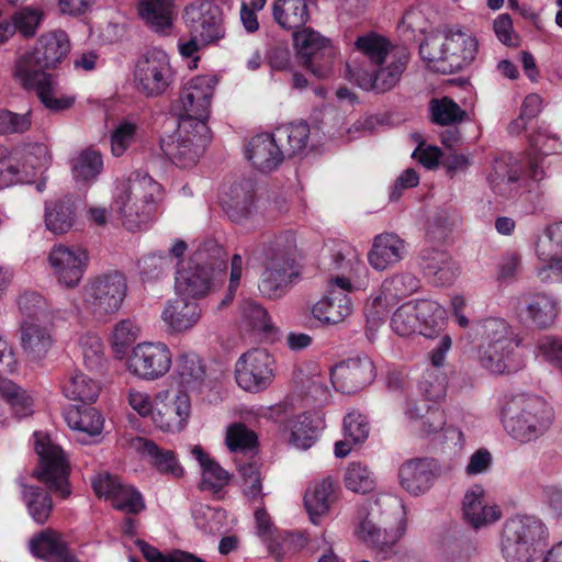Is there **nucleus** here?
<instances>
[{
	"mask_svg": "<svg viewBox=\"0 0 562 562\" xmlns=\"http://www.w3.org/2000/svg\"><path fill=\"white\" fill-rule=\"evenodd\" d=\"M321 270L327 274L325 294L313 304L311 314L323 325H337L353 311L350 293L366 289L368 269L359 252L344 241L326 244L321 252Z\"/></svg>",
	"mask_w": 562,
	"mask_h": 562,
	"instance_id": "f257e3e1",
	"label": "nucleus"
},
{
	"mask_svg": "<svg viewBox=\"0 0 562 562\" xmlns=\"http://www.w3.org/2000/svg\"><path fill=\"white\" fill-rule=\"evenodd\" d=\"M362 59L347 64V78L364 91L385 92L400 81L408 61L405 49L395 48L383 35L368 32L355 41Z\"/></svg>",
	"mask_w": 562,
	"mask_h": 562,
	"instance_id": "f03ea898",
	"label": "nucleus"
},
{
	"mask_svg": "<svg viewBox=\"0 0 562 562\" xmlns=\"http://www.w3.org/2000/svg\"><path fill=\"white\" fill-rule=\"evenodd\" d=\"M249 260L263 267L258 285L261 294L271 300L282 297L301 274L295 233L289 229L262 237L250 250Z\"/></svg>",
	"mask_w": 562,
	"mask_h": 562,
	"instance_id": "7ed1b4c3",
	"label": "nucleus"
},
{
	"mask_svg": "<svg viewBox=\"0 0 562 562\" xmlns=\"http://www.w3.org/2000/svg\"><path fill=\"white\" fill-rule=\"evenodd\" d=\"M161 193V186L148 173L134 171L117 184L112 212L127 231L143 229L153 220Z\"/></svg>",
	"mask_w": 562,
	"mask_h": 562,
	"instance_id": "20e7f679",
	"label": "nucleus"
},
{
	"mask_svg": "<svg viewBox=\"0 0 562 562\" xmlns=\"http://www.w3.org/2000/svg\"><path fill=\"white\" fill-rule=\"evenodd\" d=\"M477 49L479 43L472 33L451 27L427 35L419 46V54L429 70L446 75L470 65Z\"/></svg>",
	"mask_w": 562,
	"mask_h": 562,
	"instance_id": "39448f33",
	"label": "nucleus"
},
{
	"mask_svg": "<svg viewBox=\"0 0 562 562\" xmlns=\"http://www.w3.org/2000/svg\"><path fill=\"white\" fill-rule=\"evenodd\" d=\"M553 420L552 406L543 397L533 394H515L501 409V422L505 431L520 443L541 438L550 429Z\"/></svg>",
	"mask_w": 562,
	"mask_h": 562,
	"instance_id": "423d86ee",
	"label": "nucleus"
},
{
	"mask_svg": "<svg viewBox=\"0 0 562 562\" xmlns=\"http://www.w3.org/2000/svg\"><path fill=\"white\" fill-rule=\"evenodd\" d=\"M480 337L477 361L487 371L503 374L513 369V353L520 340L503 318L488 317L474 326Z\"/></svg>",
	"mask_w": 562,
	"mask_h": 562,
	"instance_id": "0eeeda50",
	"label": "nucleus"
},
{
	"mask_svg": "<svg viewBox=\"0 0 562 562\" xmlns=\"http://www.w3.org/2000/svg\"><path fill=\"white\" fill-rule=\"evenodd\" d=\"M225 251L214 240L202 244L189 266L177 272V295L194 300L205 296L213 288L217 273L225 267Z\"/></svg>",
	"mask_w": 562,
	"mask_h": 562,
	"instance_id": "6e6552de",
	"label": "nucleus"
},
{
	"mask_svg": "<svg viewBox=\"0 0 562 562\" xmlns=\"http://www.w3.org/2000/svg\"><path fill=\"white\" fill-rule=\"evenodd\" d=\"M549 532L541 519L518 515L504 524L501 553L506 562H533L542 552Z\"/></svg>",
	"mask_w": 562,
	"mask_h": 562,
	"instance_id": "1a4fd4ad",
	"label": "nucleus"
},
{
	"mask_svg": "<svg viewBox=\"0 0 562 562\" xmlns=\"http://www.w3.org/2000/svg\"><path fill=\"white\" fill-rule=\"evenodd\" d=\"M127 283L117 271L89 278L80 290L81 308L98 321H106L122 306Z\"/></svg>",
	"mask_w": 562,
	"mask_h": 562,
	"instance_id": "9d476101",
	"label": "nucleus"
},
{
	"mask_svg": "<svg viewBox=\"0 0 562 562\" xmlns=\"http://www.w3.org/2000/svg\"><path fill=\"white\" fill-rule=\"evenodd\" d=\"M445 308L431 300L409 301L402 304L391 317V327L403 337L422 335L435 337L445 325Z\"/></svg>",
	"mask_w": 562,
	"mask_h": 562,
	"instance_id": "9b49d317",
	"label": "nucleus"
},
{
	"mask_svg": "<svg viewBox=\"0 0 562 562\" xmlns=\"http://www.w3.org/2000/svg\"><path fill=\"white\" fill-rule=\"evenodd\" d=\"M211 140V132L205 122L180 119L177 132L161 140L165 155L180 168H191L198 164Z\"/></svg>",
	"mask_w": 562,
	"mask_h": 562,
	"instance_id": "f8f14e48",
	"label": "nucleus"
},
{
	"mask_svg": "<svg viewBox=\"0 0 562 562\" xmlns=\"http://www.w3.org/2000/svg\"><path fill=\"white\" fill-rule=\"evenodd\" d=\"M34 449L40 459L34 476L60 497L69 496V464L61 448L46 434L37 431L34 432Z\"/></svg>",
	"mask_w": 562,
	"mask_h": 562,
	"instance_id": "ddd939ff",
	"label": "nucleus"
},
{
	"mask_svg": "<svg viewBox=\"0 0 562 562\" xmlns=\"http://www.w3.org/2000/svg\"><path fill=\"white\" fill-rule=\"evenodd\" d=\"M171 348L161 340L136 344L125 359V369L134 378L153 382L164 378L172 368Z\"/></svg>",
	"mask_w": 562,
	"mask_h": 562,
	"instance_id": "4468645a",
	"label": "nucleus"
},
{
	"mask_svg": "<svg viewBox=\"0 0 562 562\" xmlns=\"http://www.w3.org/2000/svg\"><path fill=\"white\" fill-rule=\"evenodd\" d=\"M136 90L145 97H159L175 81L169 55L160 48L146 50L136 61L133 72Z\"/></svg>",
	"mask_w": 562,
	"mask_h": 562,
	"instance_id": "2eb2a0df",
	"label": "nucleus"
},
{
	"mask_svg": "<svg viewBox=\"0 0 562 562\" xmlns=\"http://www.w3.org/2000/svg\"><path fill=\"white\" fill-rule=\"evenodd\" d=\"M90 257L79 245L55 244L47 254V263L57 284L66 290L76 289L88 270Z\"/></svg>",
	"mask_w": 562,
	"mask_h": 562,
	"instance_id": "dca6fc26",
	"label": "nucleus"
},
{
	"mask_svg": "<svg viewBox=\"0 0 562 562\" xmlns=\"http://www.w3.org/2000/svg\"><path fill=\"white\" fill-rule=\"evenodd\" d=\"M276 362L266 349H251L239 357L235 364L237 384L248 392L266 390L276 375Z\"/></svg>",
	"mask_w": 562,
	"mask_h": 562,
	"instance_id": "f3484780",
	"label": "nucleus"
},
{
	"mask_svg": "<svg viewBox=\"0 0 562 562\" xmlns=\"http://www.w3.org/2000/svg\"><path fill=\"white\" fill-rule=\"evenodd\" d=\"M297 56L304 67L315 77L326 78L331 74L336 50L328 40L312 29L294 34Z\"/></svg>",
	"mask_w": 562,
	"mask_h": 562,
	"instance_id": "a211bd4d",
	"label": "nucleus"
},
{
	"mask_svg": "<svg viewBox=\"0 0 562 562\" xmlns=\"http://www.w3.org/2000/svg\"><path fill=\"white\" fill-rule=\"evenodd\" d=\"M216 85L215 76L211 75L195 76L188 80L178 101L179 120L190 119L206 123Z\"/></svg>",
	"mask_w": 562,
	"mask_h": 562,
	"instance_id": "6ab92c4d",
	"label": "nucleus"
},
{
	"mask_svg": "<svg viewBox=\"0 0 562 562\" xmlns=\"http://www.w3.org/2000/svg\"><path fill=\"white\" fill-rule=\"evenodd\" d=\"M406 528V515L403 506H400L393 526L382 529L366 518L356 526L355 536L382 558H386L393 553L395 544L403 538Z\"/></svg>",
	"mask_w": 562,
	"mask_h": 562,
	"instance_id": "aec40b11",
	"label": "nucleus"
},
{
	"mask_svg": "<svg viewBox=\"0 0 562 562\" xmlns=\"http://www.w3.org/2000/svg\"><path fill=\"white\" fill-rule=\"evenodd\" d=\"M191 413V398L187 392L179 390L172 397L168 391L159 392L151 424L160 431L178 434L188 426Z\"/></svg>",
	"mask_w": 562,
	"mask_h": 562,
	"instance_id": "412c9836",
	"label": "nucleus"
},
{
	"mask_svg": "<svg viewBox=\"0 0 562 562\" xmlns=\"http://www.w3.org/2000/svg\"><path fill=\"white\" fill-rule=\"evenodd\" d=\"M191 31L204 44L213 43L225 35L220 7L207 0L190 3L183 15Z\"/></svg>",
	"mask_w": 562,
	"mask_h": 562,
	"instance_id": "4be33fe9",
	"label": "nucleus"
},
{
	"mask_svg": "<svg viewBox=\"0 0 562 562\" xmlns=\"http://www.w3.org/2000/svg\"><path fill=\"white\" fill-rule=\"evenodd\" d=\"M440 475L439 463L429 458L412 459L401 464L398 483L412 496L427 493Z\"/></svg>",
	"mask_w": 562,
	"mask_h": 562,
	"instance_id": "5701e85b",
	"label": "nucleus"
},
{
	"mask_svg": "<svg viewBox=\"0 0 562 562\" xmlns=\"http://www.w3.org/2000/svg\"><path fill=\"white\" fill-rule=\"evenodd\" d=\"M202 317V308L194 300L177 296L164 305L160 319L168 335H181L192 330Z\"/></svg>",
	"mask_w": 562,
	"mask_h": 562,
	"instance_id": "b1692460",
	"label": "nucleus"
},
{
	"mask_svg": "<svg viewBox=\"0 0 562 562\" xmlns=\"http://www.w3.org/2000/svg\"><path fill=\"white\" fill-rule=\"evenodd\" d=\"M462 516L471 527L479 529L498 521L502 512L497 505L488 501L485 488L475 484L464 493Z\"/></svg>",
	"mask_w": 562,
	"mask_h": 562,
	"instance_id": "393cba45",
	"label": "nucleus"
},
{
	"mask_svg": "<svg viewBox=\"0 0 562 562\" xmlns=\"http://www.w3.org/2000/svg\"><path fill=\"white\" fill-rule=\"evenodd\" d=\"M375 376L374 366L367 357L351 358L336 366L330 372L331 386L355 392L370 384Z\"/></svg>",
	"mask_w": 562,
	"mask_h": 562,
	"instance_id": "a878e982",
	"label": "nucleus"
},
{
	"mask_svg": "<svg viewBox=\"0 0 562 562\" xmlns=\"http://www.w3.org/2000/svg\"><path fill=\"white\" fill-rule=\"evenodd\" d=\"M324 427V418L319 412L301 413L285 420L282 432L293 447L307 450L316 442Z\"/></svg>",
	"mask_w": 562,
	"mask_h": 562,
	"instance_id": "bb28decb",
	"label": "nucleus"
},
{
	"mask_svg": "<svg viewBox=\"0 0 562 562\" xmlns=\"http://www.w3.org/2000/svg\"><path fill=\"white\" fill-rule=\"evenodd\" d=\"M274 134L284 157H304L316 148L314 133L306 122L284 124Z\"/></svg>",
	"mask_w": 562,
	"mask_h": 562,
	"instance_id": "cd10ccee",
	"label": "nucleus"
},
{
	"mask_svg": "<svg viewBox=\"0 0 562 562\" xmlns=\"http://www.w3.org/2000/svg\"><path fill=\"white\" fill-rule=\"evenodd\" d=\"M403 416L406 424L419 436L430 437L445 424V412L430 409L425 403L406 397L403 404Z\"/></svg>",
	"mask_w": 562,
	"mask_h": 562,
	"instance_id": "c85d7f7f",
	"label": "nucleus"
},
{
	"mask_svg": "<svg viewBox=\"0 0 562 562\" xmlns=\"http://www.w3.org/2000/svg\"><path fill=\"white\" fill-rule=\"evenodd\" d=\"M521 177V167L509 154H502L494 158L486 180L490 188L501 196H510L517 190Z\"/></svg>",
	"mask_w": 562,
	"mask_h": 562,
	"instance_id": "c756f323",
	"label": "nucleus"
},
{
	"mask_svg": "<svg viewBox=\"0 0 562 562\" xmlns=\"http://www.w3.org/2000/svg\"><path fill=\"white\" fill-rule=\"evenodd\" d=\"M246 158L261 172L274 170L284 159L276 134H260L252 137L246 149Z\"/></svg>",
	"mask_w": 562,
	"mask_h": 562,
	"instance_id": "7c9ffc66",
	"label": "nucleus"
},
{
	"mask_svg": "<svg viewBox=\"0 0 562 562\" xmlns=\"http://www.w3.org/2000/svg\"><path fill=\"white\" fill-rule=\"evenodd\" d=\"M221 200L226 214L235 223H244L257 212L254 186L250 181L232 186Z\"/></svg>",
	"mask_w": 562,
	"mask_h": 562,
	"instance_id": "2f4dec72",
	"label": "nucleus"
},
{
	"mask_svg": "<svg viewBox=\"0 0 562 562\" xmlns=\"http://www.w3.org/2000/svg\"><path fill=\"white\" fill-rule=\"evenodd\" d=\"M406 254L405 241L393 233H383L374 237L368 252V261L376 271H384L400 262Z\"/></svg>",
	"mask_w": 562,
	"mask_h": 562,
	"instance_id": "473e14b6",
	"label": "nucleus"
},
{
	"mask_svg": "<svg viewBox=\"0 0 562 562\" xmlns=\"http://www.w3.org/2000/svg\"><path fill=\"white\" fill-rule=\"evenodd\" d=\"M21 346L31 360L38 361L45 358L53 346L52 330L47 321L23 319Z\"/></svg>",
	"mask_w": 562,
	"mask_h": 562,
	"instance_id": "72a5a7b5",
	"label": "nucleus"
},
{
	"mask_svg": "<svg viewBox=\"0 0 562 562\" xmlns=\"http://www.w3.org/2000/svg\"><path fill=\"white\" fill-rule=\"evenodd\" d=\"M336 499L337 495L333 479L326 477L312 483L304 495V506L310 520L314 525H319L322 519L329 514Z\"/></svg>",
	"mask_w": 562,
	"mask_h": 562,
	"instance_id": "f704fd0d",
	"label": "nucleus"
},
{
	"mask_svg": "<svg viewBox=\"0 0 562 562\" xmlns=\"http://www.w3.org/2000/svg\"><path fill=\"white\" fill-rule=\"evenodd\" d=\"M536 252L542 266L537 269L541 281H548L554 263L562 257V222L546 228L536 244Z\"/></svg>",
	"mask_w": 562,
	"mask_h": 562,
	"instance_id": "c9c22d12",
	"label": "nucleus"
},
{
	"mask_svg": "<svg viewBox=\"0 0 562 562\" xmlns=\"http://www.w3.org/2000/svg\"><path fill=\"white\" fill-rule=\"evenodd\" d=\"M560 313L559 301L548 293H533L525 299L522 315L533 326L544 329L551 327Z\"/></svg>",
	"mask_w": 562,
	"mask_h": 562,
	"instance_id": "e433bc0d",
	"label": "nucleus"
},
{
	"mask_svg": "<svg viewBox=\"0 0 562 562\" xmlns=\"http://www.w3.org/2000/svg\"><path fill=\"white\" fill-rule=\"evenodd\" d=\"M175 374L184 389L201 391L206 381V366L196 352L181 351L175 359Z\"/></svg>",
	"mask_w": 562,
	"mask_h": 562,
	"instance_id": "4c0bfd02",
	"label": "nucleus"
},
{
	"mask_svg": "<svg viewBox=\"0 0 562 562\" xmlns=\"http://www.w3.org/2000/svg\"><path fill=\"white\" fill-rule=\"evenodd\" d=\"M30 550L33 555L47 562H79L69 554L63 536L52 529L34 536L30 541Z\"/></svg>",
	"mask_w": 562,
	"mask_h": 562,
	"instance_id": "58836bf2",
	"label": "nucleus"
},
{
	"mask_svg": "<svg viewBox=\"0 0 562 562\" xmlns=\"http://www.w3.org/2000/svg\"><path fill=\"white\" fill-rule=\"evenodd\" d=\"M425 273L434 277L438 285L451 284L459 274V267L454 260L443 250L426 248L420 254Z\"/></svg>",
	"mask_w": 562,
	"mask_h": 562,
	"instance_id": "ea45409f",
	"label": "nucleus"
},
{
	"mask_svg": "<svg viewBox=\"0 0 562 562\" xmlns=\"http://www.w3.org/2000/svg\"><path fill=\"white\" fill-rule=\"evenodd\" d=\"M138 14L149 29L168 34L176 18L175 0H140Z\"/></svg>",
	"mask_w": 562,
	"mask_h": 562,
	"instance_id": "a19ab883",
	"label": "nucleus"
},
{
	"mask_svg": "<svg viewBox=\"0 0 562 562\" xmlns=\"http://www.w3.org/2000/svg\"><path fill=\"white\" fill-rule=\"evenodd\" d=\"M45 68H54L70 52V41L63 30H54L42 34L34 46Z\"/></svg>",
	"mask_w": 562,
	"mask_h": 562,
	"instance_id": "79ce46f5",
	"label": "nucleus"
},
{
	"mask_svg": "<svg viewBox=\"0 0 562 562\" xmlns=\"http://www.w3.org/2000/svg\"><path fill=\"white\" fill-rule=\"evenodd\" d=\"M76 221V206L68 198H57L45 202L44 224L54 235H63L71 229Z\"/></svg>",
	"mask_w": 562,
	"mask_h": 562,
	"instance_id": "37998d69",
	"label": "nucleus"
},
{
	"mask_svg": "<svg viewBox=\"0 0 562 562\" xmlns=\"http://www.w3.org/2000/svg\"><path fill=\"white\" fill-rule=\"evenodd\" d=\"M43 68L45 67L33 48L32 50H27L16 57L12 75L14 80L24 89L35 90L52 77L44 72Z\"/></svg>",
	"mask_w": 562,
	"mask_h": 562,
	"instance_id": "c03bdc74",
	"label": "nucleus"
},
{
	"mask_svg": "<svg viewBox=\"0 0 562 562\" xmlns=\"http://www.w3.org/2000/svg\"><path fill=\"white\" fill-rule=\"evenodd\" d=\"M71 176L77 184L91 186L103 171L102 154L92 147L78 151L70 161Z\"/></svg>",
	"mask_w": 562,
	"mask_h": 562,
	"instance_id": "a18cd8bd",
	"label": "nucleus"
},
{
	"mask_svg": "<svg viewBox=\"0 0 562 562\" xmlns=\"http://www.w3.org/2000/svg\"><path fill=\"white\" fill-rule=\"evenodd\" d=\"M134 447L148 456L154 467L161 474L171 475L176 479L183 475L184 470L173 451L161 449L154 441L144 438H137L134 441Z\"/></svg>",
	"mask_w": 562,
	"mask_h": 562,
	"instance_id": "49530a36",
	"label": "nucleus"
},
{
	"mask_svg": "<svg viewBox=\"0 0 562 562\" xmlns=\"http://www.w3.org/2000/svg\"><path fill=\"white\" fill-rule=\"evenodd\" d=\"M272 15L276 23L284 30L299 29L310 18L306 0H274Z\"/></svg>",
	"mask_w": 562,
	"mask_h": 562,
	"instance_id": "de8ad7c7",
	"label": "nucleus"
},
{
	"mask_svg": "<svg viewBox=\"0 0 562 562\" xmlns=\"http://www.w3.org/2000/svg\"><path fill=\"white\" fill-rule=\"evenodd\" d=\"M192 457L198 461L202 471L201 488L217 492L229 482V474L217 462L212 460L201 446H193Z\"/></svg>",
	"mask_w": 562,
	"mask_h": 562,
	"instance_id": "09e8293b",
	"label": "nucleus"
},
{
	"mask_svg": "<svg viewBox=\"0 0 562 562\" xmlns=\"http://www.w3.org/2000/svg\"><path fill=\"white\" fill-rule=\"evenodd\" d=\"M530 142L540 156L529 158L527 173L532 181L539 182L546 178L543 156L558 150L561 144L559 137L547 130L538 132Z\"/></svg>",
	"mask_w": 562,
	"mask_h": 562,
	"instance_id": "8fccbe9b",
	"label": "nucleus"
},
{
	"mask_svg": "<svg viewBox=\"0 0 562 562\" xmlns=\"http://www.w3.org/2000/svg\"><path fill=\"white\" fill-rule=\"evenodd\" d=\"M100 391L101 385L97 380L77 370L63 384V393L68 400L82 403L94 402Z\"/></svg>",
	"mask_w": 562,
	"mask_h": 562,
	"instance_id": "3c124183",
	"label": "nucleus"
},
{
	"mask_svg": "<svg viewBox=\"0 0 562 562\" xmlns=\"http://www.w3.org/2000/svg\"><path fill=\"white\" fill-rule=\"evenodd\" d=\"M419 288V281L411 273H403L385 280L382 284V292L373 300L375 314L384 308V303L392 299H400L411 295Z\"/></svg>",
	"mask_w": 562,
	"mask_h": 562,
	"instance_id": "603ef678",
	"label": "nucleus"
},
{
	"mask_svg": "<svg viewBox=\"0 0 562 562\" xmlns=\"http://www.w3.org/2000/svg\"><path fill=\"white\" fill-rule=\"evenodd\" d=\"M20 169L26 167L30 171L24 183L31 182L35 175L49 164L48 148L44 144H27L12 153Z\"/></svg>",
	"mask_w": 562,
	"mask_h": 562,
	"instance_id": "864d4df0",
	"label": "nucleus"
},
{
	"mask_svg": "<svg viewBox=\"0 0 562 562\" xmlns=\"http://www.w3.org/2000/svg\"><path fill=\"white\" fill-rule=\"evenodd\" d=\"M344 484L352 493L368 494L375 490L376 477L368 464L353 461L345 469Z\"/></svg>",
	"mask_w": 562,
	"mask_h": 562,
	"instance_id": "5fc2aeb1",
	"label": "nucleus"
},
{
	"mask_svg": "<svg viewBox=\"0 0 562 562\" xmlns=\"http://www.w3.org/2000/svg\"><path fill=\"white\" fill-rule=\"evenodd\" d=\"M22 499L32 519L37 524H44L52 512L50 496L41 487L22 484Z\"/></svg>",
	"mask_w": 562,
	"mask_h": 562,
	"instance_id": "6e6d98bb",
	"label": "nucleus"
},
{
	"mask_svg": "<svg viewBox=\"0 0 562 562\" xmlns=\"http://www.w3.org/2000/svg\"><path fill=\"white\" fill-rule=\"evenodd\" d=\"M68 426L88 436H97L103 429L104 419L94 407L70 408L65 415Z\"/></svg>",
	"mask_w": 562,
	"mask_h": 562,
	"instance_id": "4d7b16f0",
	"label": "nucleus"
},
{
	"mask_svg": "<svg viewBox=\"0 0 562 562\" xmlns=\"http://www.w3.org/2000/svg\"><path fill=\"white\" fill-rule=\"evenodd\" d=\"M42 104L52 112H61L70 109L76 101V97L61 93L58 83L54 77L43 82L34 90Z\"/></svg>",
	"mask_w": 562,
	"mask_h": 562,
	"instance_id": "13d9d810",
	"label": "nucleus"
},
{
	"mask_svg": "<svg viewBox=\"0 0 562 562\" xmlns=\"http://www.w3.org/2000/svg\"><path fill=\"white\" fill-rule=\"evenodd\" d=\"M139 123L135 117L122 119L111 132V151L121 157L136 140Z\"/></svg>",
	"mask_w": 562,
	"mask_h": 562,
	"instance_id": "bf43d9fd",
	"label": "nucleus"
},
{
	"mask_svg": "<svg viewBox=\"0 0 562 562\" xmlns=\"http://www.w3.org/2000/svg\"><path fill=\"white\" fill-rule=\"evenodd\" d=\"M0 395L9 402L16 417L23 418L32 414V397L11 380L0 379Z\"/></svg>",
	"mask_w": 562,
	"mask_h": 562,
	"instance_id": "052dcab7",
	"label": "nucleus"
},
{
	"mask_svg": "<svg viewBox=\"0 0 562 562\" xmlns=\"http://www.w3.org/2000/svg\"><path fill=\"white\" fill-rule=\"evenodd\" d=\"M140 327L131 318L121 319L112 330L111 347L117 356L125 355L126 350L137 340Z\"/></svg>",
	"mask_w": 562,
	"mask_h": 562,
	"instance_id": "680f3d73",
	"label": "nucleus"
},
{
	"mask_svg": "<svg viewBox=\"0 0 562 562\" xmlns=\"http://www.w3.org/2000/svg\"><path fill=\"white\" fill-rule=\"evenodd\" d=\"M78 347L86 367L91 370L102 367L105 361L104 345L98 335L92 333L82 334L78 339Z\"/></svg>",
	"mask_w": 562,
	"mask_h": 562,
	"instance_id": "e2e57ef3",
	"label": "nucleus"
},
{
	"mask_svg": "<svg viewBox=\"0 0 562 562\" xmlns=\"http://www.w3.org/2000/svg\"><path fill=\"white\" fill-rule=\"evenodd\" d=\"M30 171L26 167L20 169L16 158L5 147L0 146V190L16 183H24Z\"/></svg>",
	"mask_w": 562,
	"mask_h": 562,
	"instance_id": "0e129e2a",
	"label": "nucleus"
},
{
	"mask_svg": "<svg viewBox=\"0 0 562 562\" xmlns=\"http://www.w3.org/2000/svg\"><path fill=\"white\" fill-rule=\"evenodd\" d=\"M431 119L439 125H450L461 122L465 112L451 99L443 97L441 99H432L430 101Z\"/></svg>",
	"mask_w": 562,
	"mask_h": 562,
	"instance_id": "69168bd1",
	"label": "nucleus"
},
{
	"mask_svg": "<svg viewBox=\"0 0 562 562\" xmlns=\"http://www.w3.org/2000/svg\"><path fill=\"white\" fill-rule=\"evenodd\" d=\"M225 442L232 452H251L257 443V436L244 424L235 423L226 430Z\"/></svg>",
	"mask_w": 562,
	"mask_h": 562,
	"instance_id": "338daca9",
	"label": "nucleus"
},
{
	"mask_svg": "<svg viewBox=\"0 0 562 562\" xmlns=\"http://www.w3.org/2000/svg\"><path fill=\"white\" fill-rule=\"evenodd\" d=\"M44 19V12L41 9L25 7L12 14L9 20L24 37H32L40 27Z\"/></svg>",
	"mask_w": 562,
	"mask_h": 562,
	"instance_id": "774afa93",
	"label": "nucleus"
}]
</instances>
